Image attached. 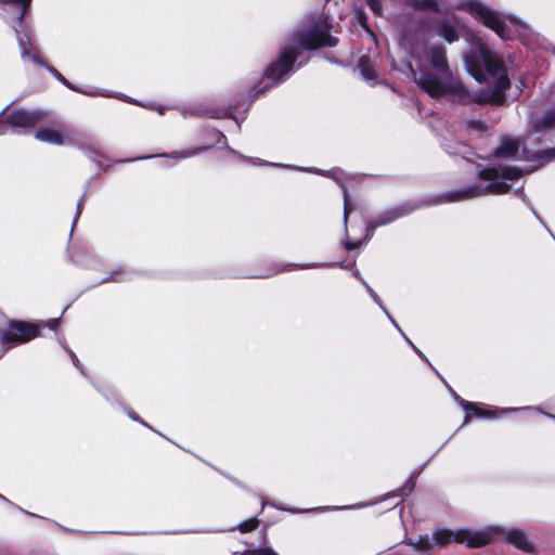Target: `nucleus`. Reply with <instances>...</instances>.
Returning a JSON list of instances; mask_svg holds the SVG:
<instances>
[{"label":"nucleus","mask_w":555,"mask_h":555,"mask_svg":"<svg viewBox=\"0 0 555 555\" xmlns=\"http://www.w3.org/2000/svg\"><path fill=\"white\" fill-rule=\"evenodd\" d=\"M496 156L524 160L528 164L524 167H503L488 168L479 172V180L487 182L485 186L476 184L447 195L449 202L470 199L486 194H503L509 190V184L505 180H514L522 173H528L544 163L555 159V149L531 152L521 147L520 141L515 138H504L496 149Z\"/></svg>","instance_id":"1"},{"label":"nucleus","mask_w":555,"mask_h":555,"mask_svg":"<svg viewBox=\"0 0 555 555\" xmlns=\"http://www.w3.org/2000/svg\"><path fill=\"white\" fill-rule=\"evenodd\" d=\"M409 67L414 82L431 98L448 95L463 99L464 87L453 75L444 47H413L410 51Z\"/></svg>","instance_id":"2"},{"label":"nucleus","mask_w":555,"mask_h":555,"mask_svg":"<svg viewBox=\"0 0 555 555\" xmlns=\"http://www.w3.org/2000/svg\"><path fill=\"white\" fill-rule=\"evenodd\" d=\"M466 70L478 82L491 87L475 100L480 103L501 104L504 102V91L509 87V79L501 61L491 54L481 42H476L463 55Z\"/></svg>","instance_id":"3"},{"label":"nucleus","mask_w":555,"mask_h":555,"mask_svg":"<svg viewBox=\"0 0 555 555\" xmlns=\"http://www.w3.org/2000/svg\"><path fill=\"white\" fill-rule=\"evenodd\" d=\"M504 534L506 542L513 544L517 548L525 552H532V544L528 541L526 534L518 529L503 530L500 527L491 526L480 531H472L468 529H459L451 531L439 529L434 532V541L438 546H444L451 541L466 544L468 547H480L492 541L498 534Z\"/></svg>","instance_id":"4"},{"label":"nucleus","mask_w":555,"mask_h":555,"mask_svg":"<svg viewBox=\"0 0 555 555\" xmlns=\"http://www.w3.org/2000/svg\"><path fill=\"white\" fill-rule=\"evenodd\" d=\"M454 8L481 20L487 27L495 31L504 40L512 39L513 37L511 26L515 28L521 27L516 20L503 18L498 12L491 10L479 0H459Z\"/></svg>","instance_id":"5"},{"label":"nucleus","mask_w":555,"mask_h":555,"mask_svg":"<svg viewBox=\"0 0 555 555\" xmlns=\"http://www.w3.org/2000/svg\"><path fill=\"white\" fill-rule=\"evenodd\" d=\"M60 323V319H51L40 324H30L22 321H9L2 326V345L9 344L10 347L26 343L39 335V327L49 326L55 330Z\"/></svg>","instance_id":"6"},{"label":"nucleus","mask_w":555,"mask_h":555,"mask_svg":"<svg viewBox=\"0 0 555 555\" xmlns=\"http://www.w3.org/2000/svg\"><path fill=\"white\" fill-rule=\"evenodd\" d=\"M298 55L297 47L288 46L281 51L279 60L264 72L261 88L256 90V94L264 93L268 89L275 86L284 79L292 70L293 64Z\"/></svg>","instance_id":"7"},{"label":"nucleus","mask_w":555,"mask_h":555,"mask_svg":"<svg viewBox=\"0 0 555 555\" xmlns=\"http://www.w3.org/2000/svg\"><path fill=\"white\" fill-rule=\"evenodd\" d=\"M298 55L297 47L288 46L281 51L279 60L264 72L261 88L256 90V94L264 93L268 89L275 86L284 79L292 70L293 64Z\"/></svg>","instance_id":"8"},{"label":"nucleus","mask_w":555,"mask_h":555,"mask_svg":"<svg viewBox=\"0 0 555 555\" xmlns=\"http://www.w3.org/2000/svg\"><path fill=\"white\" fill-rule=\"evenodd\" d=\"M17 40L21 48L22 57L24 61H31L34 63H38L41 66L46 67L59 81L67 86L68 88L78 91L75 87H73L65 78L60 74L55 68L48 66L42 60L40 50L36 44V41L34 39V36L30 31H24L21 34L17 29ZM79 92L88 94V95H95V93H91L88 91L79 90Z\"/></svg>","instance_id":"9"},{"label":"nucleus","mask_w":555,"mask_h":555,"mask_svg":"<svg viewBox=\"0 0 555 555\" xmlns=\"http://www.w3.org/2000/svg\"><path fill=\"white\" fill-rule=\"evenodd\" d=\"M336 39L327 33L326 25L312 29L309 33H300L296 37V44L302 49H317L322 46H335Z\"/></svg>","instance_id":"10"},{"label":"nucleus","mask_w":555,"mask_h":555,"mask_svg":"<svg viewBox=\"0 0 555 555\" xmlns=\"http://www.w3.org/2000/svg\"><path fill=\"white\" fill-rule=\"evenodd\" d=\"M46 117V113L41 109L33 111H15L8 115L7 122L16 129L33 127Z\"/></svg>","instance_id":"11"},{"label":"nucleus","mask_w":555,"mask_h":555,"mask_svg":"<svg viewBox=\"0 0 555 555\" xmlns=\"http://www.w3.org/2000/svg\"><path fill=\"white\" fill-rule=\"evenodd\" d=\"M457 22L442 18L438 21L430 29V31L443 38L447 42L452 43L459 40V33L456 28Z\"/></svg>","instance_id":"12"},{"label":"nucleus","mask_w":555,"mask_h":555,"mask_svg":"<svg viewBox=\"0 0 555 555\" xmlns=\"http://www.w3.org/2000/svg\"><path fill=\"white\" fill-rule=\"evenodd\" d=\"M555 127V107L543 115L534 114L529 119V129L533 132H545Z\"/></svg>","instance_id":"13"},{"label":"nucleus","mask_w":555,"mask_h":555,"mask_svg":"<svg viewBox=\"0 0 555 555\" xmlns=\"http://www.w3.org/2000/svg\"><path fill=\"white\" fill-rule=\"evenodd\" d=\"M35 137L39 141L54 145H63L69 142L67 132H61L54 128H40Z\"/></svg>","instance_id":"14"},{"label":"nucleus","mask_w":555,"mask_h":555,"mask_svg":"<svg viewBox=\"0 0 555 555\" xmlns=\"http://www.w3.org/2000/svg\"><path fill=\"white\" fill-rule=\"evenodd\" d=\"M463 406L465 411L467 412V417H469V414L473 413L477 417H486V418H493L499 417L503 414H506L508 412L517 411L518 409H495V410H487L483 409L475 403L465 402L463 403Z\"/></svg>","instance_id":"15"},{"label":"nucleus","mask_w":555,"mask_h":555,"mask_svg":"<svg viewBox=\"0 0 555 555\" xmlns=\"http://www.w3.org/2000/svg\"><path fill=\"white\" fill-rule=\"evenodd\" d=\"M31 0H2V12H8V8L10 5L15 7V17L22 23V20L25 15L27 8L29 7Z\"/></svg>","instance_id":"16"},{"label":"nucleus","mask_w":555,"mask_h":555,"mask_svg":"<svg viewBox=\"0 0 555 555\" xmlns=\"http://www.w3.org/2000/svg\"><path fill=\"white\" fill-rule=\"evenodd\" d=\"M403 215H404V212L400 208H393V209L386 210L380 216L377 217V219L375 220V222L373 224V228L387 224Z\"/></svg>","instance_id":"17"},{"label":"nucleus","mask_w":555,"mask_h":555,"mask_svg":"<svg viewBox=\"0 0 555 555\" xmlns=\"http://www.w3.org/2000/svg\"><path fill=\"white\" fill-rule=\"evenodd\" d=\"M359 68H360V72H361L362 76L366 80H374L375 79L376 74H375V70L373 69V67L371 65V62H370L369 57L363 56V57L360 59V61H359Z\"/></svg>","instance_id":"18"},{"label":"nucleus","mask_w":555,"mask_h":555,"mask_svg":"<svg viewBox=\"0 0 555 555\" xmlns=\"http://www.w3.org/2000/svg\"><path fill=\"white\" fill-rule=\"evenodd\" d=\"M416 551L427 552L431 548V542L428 537H418L417 539H410L408 542Z\"/></svg>","instance_id":"19"},{"label":"nucleus","mask_w":555,"mask_h":555,"mask_svg":"<svg viewBox=\"0 0 555 555\" xmlns=\"http://www.w3.org/2000/svg\"><path fill=\"white\" fill-rule=\"evenodd\" d=\"M467 130L472 133V134H479V133H482L487 130V126L480 121V120H469L467 121Z\"/></svg>","instance_id":"20"},{"label":"nucleus","mask_w":555,"mask_h":555,"mask_svg":"<svg viewBox=\"0 0 555 555\" xmlns=\"http://www.w3.org/2000/svg\"><path fill=\"white\" fill-rule=\"evenodd\" d=\"M199 152H201L199 149H195V150L194 149H188V150H183L181 152H173L171 154H167L166 156L170 157V158H173V159H182V158L192 157V156L196 155Z\"/></svg>","instance_id":"21"},{"label":"nucleus","mask_w":555,"mask_h":555,"mask_svg":"<svg viewBox=\"0 0 555 555\" xmlns=\"http://www.w3.org/2000/svg\"><path fill=\"white\" fill-rule=\"evenodd\" d=\"M258 526L256 518L248 519L240 525L241 532H249Z\"/></svg>","instance_id":"22"},{"label":"nucleus","mask_w":555,"mask_h":555,"mask_svg":"<svg viewBox=\"0 0 555 555\" xmlns=\"http://www.w3.org/2000/svg\"><path fill=\"white\" fill-rule=\"evenodd\" d=\"M245 555H278V554L272 548L264 547V548L249 550L245 553Z\"/></svg>","instance_id":"23"},{"label":"nucleus","mask_w":555,"mask_h":555,"mask_svg":"<svg viewBox=\"0 0 555 555\" xmlns=\"http://www.w3.org/2000/svg\"><path fill=\"white\" fill-rule=\"evenodd\" d=\"M367 5L376 15L382 13V4L378 0H367Z\"/></svg>","instance_id":"24"},{"label":"nucleus","mask_w":555,"mask_h":555,"mask_svg":"<svg viewBox=\"0 0 555 555\" xmlns=\"http://www.w3.org/2000/svg\"><path fill=\"white\" fill-rule=\"evenodd\" d=\"M350 214V205L348 201V196L344 193V221L347 222L348 215Z\"/></svg>","instance_id":"25"},{"label":"nucleus","mask_w":555,"mask_h":555,"mask_svg":"<svg viewBox=\"0 0 555 555\" xmlns=\"http://www.w3.org/2000/svg\"><path fill=\"white\" fill-rule=\"evenodd\" d=\"M360 241H351V240H348L346 242V247L347 249H354V248H358L360 246Z\"/></svg>","instance_id":"26"},{"label":"nucleus","mask_w":555,"mask_h":555,"mask_svg":"<svg viewBox=\"0 0 555 555\" xmlns=\"http://www.w3.org/2000/svg\"><path fill=\"white\" fill-rule=\"evenodd\" d=\"M365 286H366V288H367V291H369V293H370L371 297L374 299V301H375V302H377V304L382 307V305L379 304V301H378V297H377V295L375 294V292H374V291H373L369 285H365Z\"/></svg>","instance_id":"27"},{"label":"nucleus","mask_w":555,"mask_h":555,"mask_svg":"<svg viewBox=\"0 0 555 555\" xmlns=\"http://www.w3.org/2000/svg\"><path fill=\"white\" fill-rule=\"evenodd\" d=\"M418 3L426 5V7H431L436 3V1L435 0H421Z\"/></svg>","instance_id":"28"},{"label":"nucleus","mask_w":555,"mask_h":555,"mask_svg":"<svg viewBox=\"0 0 555 555\" xmlns=\"http://www.w3.org/2000/svg\"><path fill=\"white\" fill-rule=\"evenodd\" d=\"M404 338H405V340L408 341V344H409V345H410V346H411V347H412V348H413V349H414V350H415L420 356H423V354L421 353V351H420V350H417V348L412 344V341H411L408 337H404Z\"/></svg>","instance_id":"29"},{"label":"nucleus","mask_w":555,"mask_h":555,"mask_svg":"<svg viewBox=\"0 0 555 555\" xmlns=\"http://www.w3.org/2000/svg\"><path fill=\"white\" fill-rule=\"evenodd\" d=\"M382 309L385 311V313L387 314V317L391 321V323L398 328V331H400L399 326L396 324L395 320L391 319V317L388 314V312L385 310V308L382 307Z\"/></svg>","instance_id":"30"},{"label":"nucleus","mask_w":555,"mask_h":555,"mask_svg":"<svg viewBox=\"0 0 555 555\" xmlns=\"http://www.w3.org/2000/svg\"><path fill=\"white\" fill-rule=\"evenodd\" d=\"M108 280H111V281H119L120 279H118V278H117V273H116V272H114V273L112 274V276H111Z\"/></svg>","instance_id":"31"},{"label":"nucleus","mask_w":555,"mask_h":555,"mask_svg":"<svg viewBox=\"0 0 555 555\" xmlns=\"http://www.w3.org/2000/svg\"><path fill=\"white\" fill-rule=\"evenodd\" d=\"M80 205H81V201L78 203V209H77V212H76L75 221L77 220V218H78V217H79V215H80Z\"/></svg>","instance_id":"32"}]
</instances>
